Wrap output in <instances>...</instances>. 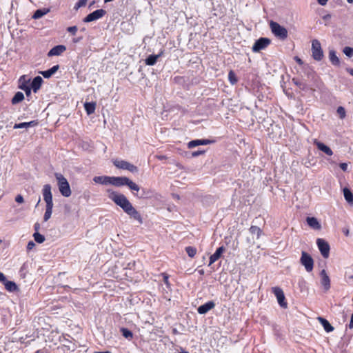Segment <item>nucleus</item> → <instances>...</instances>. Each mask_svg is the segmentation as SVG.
Segmentation results:
<instances>
[{
    "mask_svg": "<svg viewBox=\"0 0 353 353\" xmlns=\"http://www.w3.org/2000/svg\"><path fill=\"white\" fill-rule=\"evenodd\" d=\"M4 285H5L6 289L10 292H14L17 290V286L16 283L12 281H6V282L4 283Z\"/></svg>",
    "mask_w": 353,
    "mask_h": 353,
    "instance_id": "7c9ffc66",
    "label": "nucleus"
},
{
    "mask_svg": "<svg viewBox=\"0 0 353 353\" xmlns=\"http://www.w3.org/2000/svg\"><path fill=\"white\" fill-rule=\"evenodd\" d=\"M270 27L272 33L280 39L284 40L288 37V31L283 27L276 22L271 21Z\"/></svg>",
    "mask_w": 353,
    "mask_h": 353,
    "instance_id": "7ed1b4c3",
    "label": "nucleus"
},
{
    "mask_svg": "<svg viewBox=\"0 0 353 353\" xmlns=\"http://www.w3.org/2000/svg\"><path fill=\"white\" fill-rule=\"evenodd\" d=\"M157 158L160 160H162V159H165V157L164 156H158Z\"/></svg>",
    "mask_w": 353,
    "mask_h": 353,
    "instance_id": "13d9d810",
    "label": "nucleus"
},
{
    "mask_svg": "<svg viewBox=\"0 0 353 353\" xmlns=\"http://www.w3.org/2000/svg\"><path fill=\"white\" fill-rule=\"evenodd\" d=\"M49 9L37 10L34 13L32 18L34 19H39L49 12Z\"/></svg>",
    "mask_w": 353,
    "mask_h": 353,
    "instance_id": "c85d7f7f",
    "label": "nucleus"
},
{
    "mask_svg": "<svg viewBox=\"0 0 353 353\" xmlns=\"http://www.w3.org/2000/svg\"><path fill=\"white\" fill-rule=\"evenodd\" d=\"M106 192L108 193V198L114 201L117 205L121 207L126 214L137 220L139 223H143L141 214L132 206L124 194L113 191L111 189H108Z\"/></svg>",
    "mask_w": 353,
    "mask_h": 353,
    "instance_id": "f257e3e1",
    "label": "nucleus"
},
{
    "mask_svg": "<svg viewBox=\"0 0 353 353\" xmlns=\"http://www.w3.org/2000/svg\"><path fill=\"white\" fill-rule=\"evenodd\" d=\"M95 353H111L110 352H95Z\"/></svg>",
    "mask_w": 353,
    "mask_h": 353,
    "instance_id": "e2e57ef3",
    "label": "nucleus"
},
{
    "mask_svg": "<svg viewBox=\"0 0 353 353\" xmlns=\"http://www.w3.org/2000/svg\"><path fill=\"white\" fill-rule=\"evenodd\" d=\"M306 222L309 227L315 230H320L321 229V224L319 220L315 217H307Z\"/></svg>",
    "mask_w": 353,
    "mask_h": 353,
    "instance_id": "dca6fc26",
    "label": "nucleus"
},
{
    "mask_svg": "<svg viewBox=\"0 0 353 353\" xmlns=\"http://www.w3.org/2000/svg\"><path fill=\"white\" fill-rule=\"evenodd\" d=\"M316 244L322 256L325 259L328 258L330 255V245L325 240L319 238L316 239Z\"/></svg>",
    "mask_w": 353,
    "mask_h": 353,
    "instance_id": "0eeeda50",
    "label": "nucleus"
},
{
    "mask_svg": "<svg viewBox=\"0 0 353 353\" xmlns=\"http://www.w3.org/2000/svg\"><path fill=\"white\" fill-rule=\"evenodd\" d=\"M211 143H212V141L209 139H196L190 141L188 143V146L189 148H193L201 145H208Z\"/></svg>",
    "mask_w": 353,
    "mask_h": 353,
    "instance_id": "a211bd4d",
    "label": "nucleus"
},
{
    "mask_svg": "<svg viewBox=\"0 0 353 353\" xmlns=\"http://www.w3.org/2000/svg\"><path fill=\"white\" fill-rule=\"evenodd\" d=\"M228 79L232 85L235 84L237 82V79L236 77V75H235L234 72L232 70H230L229 72Z\"/></svg>",
    "mask_w": 353,
    "mask_h": 353,
    "instance_id": "4c0bfd02",
    "label": "nucleus"
},
{
    "mask_svg": "<svg viewBox=\"0 0 353 353\" xmlns=\"http://www.w3.org/2000/svg\"><path fill=\"white\" fill-rule=\"evenodd\" d=\"M35 244L33 241H30L28 243V245H27V249L28 250H31L34 247Z\"/></svg>",
    "mask_w": 353,
    "mask_h": 353,
    "instance_id": "09e8293b",
    "label": "nucleus"
},
{
    "mask_svg": "<svg viewBox=\"0 0 353 353\" xmlns=\"http://www.w3.org/2000/svg\"><path fill=\"white\" fill-rule=\"evenodd\" d=\"M214 307L215 303L214 301H208L205 304L200 305L198 307L197 311L200 314H205Z\"/></svg>",
    "mask_w": 353,
    "mask_h": 353,
    "instance_id": "2eb2a0df",
    "label": "nucleus"
},
{
    "mask_svg": "<svg viewBox=\"0 0 353 353\" xmlns=\"http://www.w3.org/2000/svg\"><path fill=\"white\" fill-rule=\"evenodd\" d=\"M321 284L323 287L325 291H328L330 288V279L325 270H321L320 273Z\"/></svg>",
    "mask_w": 353,
    "mask_h": 353,
    "instance_id": "f8f14e48",
    "label": "nucleus"
},
{
    "mask_svg": "<svg viewBox=\"0 0 353 353\" xmlns=\"http://www.w3.org/2000/svg\"><path fill=\"white\" fill-rule=\"evenodd\" d=\"M337 113L339 114L341 119H343L345 117V110L344 108L341 106L338 107Z\"/></svg>",
    "mask_w": 353,
    "mask_h": 353,
    "instance_id": "ea45409f",
    "label": "nucleus"
},
{
    "mask_svg": "<svg viewBox=\"0 0 353 353\" xmlns=\"http://www.w3.org/2000/svg\"><path fill=\"white\" fill-rule=\"evenodd\" d=\"M37 122L36 121H32L30 122H23L20 123H16L14 125V129H19V128H28L30 127H34L37 125Z\"/></svg>",
    "mask_w": 353,
    "mask_h": 353,
    "instance_id": "412c9836",
    "label": "nucleus"
},
{
    "mask_svg": "<svg viewBox=\"0 0 353 353\" xmlns=\"http://www.w3.org/2000/svg\"><path fill=\"white\" fill-rule=\"evenodd\" d=\"M162 52H161L159 54H152L150 55L146 59H145V64L148 65H154L157 59L161 56Z\"/></svg>",
    "mask_w": 353,
    "mask_h": 353,
    "instance_id": "a878e982",
    "label": "nucleus"
},
{
    "mask_svg": "<svg viewBox=\"0 0 353 353\" xmlns=\"http://www.w3.org/2000/svg\"><path fill=\"white\" fill-rule=\"evenodd\" d=\"M185 251L188 256L193 258L196 254V249L194 247L188 246L185 248Z\"/></svg>",
    "mask_w": 353,
    "mask_h": 353,
    "instance_id": "72a5a7b5",
    "label": "nucleus"
},
{
    "mask_svg": "<svg viewBox=\"0 0 353 353\" xmlns=\"http://www.w3.org/2000/svg\"><path fill=\"white\" fill-rule=\"evenodd\" d=\"M84 108L88 114H93L96 109V103L94 102H86L84 104Z\"/></svg>",
    "mask_w": 353,
    "mask_h": 353,
    "instance_id": "cd10ccee",
    "label": "nucleus"
},
{
    "mask_svg": "<svg viewBox=\"0 0 353 353\" xmlns=\"http://www.w3.org/2000/svg\"><path fill=\"white\" fill-rule=\"evenodd\" d=\"M121 332H122L123 336L126 339H132V332L126 328H121Z\"/></svg>",
    "mask_w": 353,
    "mask_h": 353,
    "instance_id": "e433bc0d",
    "label": "nucleus"
},
{
    "mask_svg": "<svg viewBox=\"0 0 353 353\" xmlns=\"http://www.w3.org/2000/svg\"><path fill=\"white\" fill-rule=\"evenodd\" d=\"M199 272H200L201 274H204V271L203 270H200Z\"/></svg>",
    "mask_w": 353,
    "mask_h": 353,
    "instance_id": "680f3d73",
    "label": "nucleus"
},
{
    "mask_svg": "<svg viewBox=\"0 0 353 353\" xmlns=\"http://www.w3.org/2000/svg\"><path fill=\"white\" fill-rule=\"evenodd\" d=\"M300 262L304 266L305 270L307 272L312 271L314 267V260L308 253L305 251H302Z\"/></svg>",
    "mask_w": 353,
    "mask_h": 353,
    "instance_id": "20e7f679",
    "label": "nucleus"
},
{
    "mask_svg": "<svg viewBox=\"0 0 353 353\" xmlns=\"http://www.w3.org/2000/svg\"><path fill=\"white\" fill-rule=\"evenodd\" d=\"M128 179L125 176H110V185L116 187L125 185Z\"/></svg>",
    "mask_w": 353,
    "mask_h": 353,
    "instance_id": "ddd939ff",
    "label": "nucleus"
},
{
    "mask_svg": "<svg viewBox=\"0 0 353 353\" xmlns=\"http://www.w3.org/2000/svg\"><path fill=\"white\" fill-rule=\"evenodd\" d=\"M329 59L334 65H339L340 60L334 50H330L329 52Z\"/></svg>",
    "mask_w": 353,
    "mask_h": 353,
    "instance_id": "393cba45",
    "label": "nucleus"
},
{
    "mask_svg": "<svg viewBox=\"0 0 353 353\" xmlns=\"http://www.w3.org/2000/svg\"><path fill=\"white\" fill-rule=\"evenodd\" d=\"M54 176L57 181L60 193L65 197H69L72 194V191L66 178L61 173H55Z\"/></svg>",
    "mask_w": 353,
    "mask_h": 353,
    "instance_id": "f03ea898",
    "label": "nucleus"
},
{
    "mask_svg": "<svg viewBox=\"0 0 353 353\" xmlns=\"http://www.w3.org/2000/svg\"><path fill=\"white\" fill-rule=\"evenodd\" d=\"M347 1L349 3H353V0H347Z\"/></svg>",
    "mask_w": 353,
    "mask_h": 353,
    "instance_id": "052dcab7",
    "label": "nucleus"
},
{
    "mask_svg": "<svg viewBox=\"0 0 353 353\" xmlns=\"http://www.w3.org/2000/svg\"><path fill=\"white\" fill-rule=\"evenodd\" d=\"M317 320L322 325L324 330L327 332H330L334 330V327L326 319H323V317H318Z\"/></svg>",
    "mask_w": 353,
    "mask_h": 353,
    "instance_id": "4be33fe9",
    "label": "nucleus"
},
{
    "mask_svg": "<svg viewBox=\"0 0 353 353\" xmlns=\"http://www.w3.org/2000/svg\"><path fill=\"white\" fill-rule=\"evenodd\" d=\"M349 327L350 329L353 328V312H352V314L351 316V319H350V324H349Z\"/></svg>",
    "mask_w": 353,
    "mask_h": 353,
    "instance_id": "3c124183",
    "label": "nucleus"
},
{
    "mask_svg": "<svg viewBox=\"0 0 353 353\" xmlns=\"http://www.w3.org/2000/svg\"><path fill=\"white\" fill-rule=\"evenodd\" d=\"M15 201H16V202H17L19 203H23L24 199H23V197L21 194H19L16 196Z\"/></svg>",
    "mask_w": 353,
    "mask_h": 353,
    "instance_id": "c03bdc74",
    "label": "nucleus"
},
{
    "mask_svg": "<svg viewBox=\"0 0 353 353\" xmlns=\"http://www.w3.org/2000/svg\"><path fill=\"white\" fill-rule=\"evenodd\" d=\"M348 233H349V232H348V230H347V232H345L346 235H347Z\"/></svg>",
    "mask_w": 353,
    "mask_h": 353,
    "instance_id": "0e129e2a",
    "label": "nucleus"
},
{
    "mask_svg": "<svg viewBox=\"0 0 353 353\" xmlns=\"http://www.w3.org/2000/svg\"><path fill=\"white\" fill-rule=\"evenodd\" d=\"M339 167L341 168V169L343 171L346 172L348 169V163H341L339 164Z\"/></svg>",
    "mask_w": 353,
    "mask_h": 353,
    "instance_id": "79ce46f5",
    "label": "nucleus"
},
{
    "mask_svg": "<svg viewBox=\"0 0 353 353\" xmlns=\"http://www.w3.org/2000/svg\"><path fill=\"white\" fill-rule=\"evenodd\" d=\"M106 14V11L103 9H99L89 14L85 18H84L83 21L85 23H89L91 21H94L102 18Z\"/></svg>",
    "mask_w": 353,
    "mask_h": 353,
    "instance_id": "1a4fd4ad",
    "label": "nucleus"
},
{
    "mask_svg": "<svg viewBox=\"0 0 353 353\" xmlns=\"http://www.w3.org/2000/svg\"><path fill=\"white\" fill-rule=\"evenodd\" d=\"M270 43V40L268 38H260L252 46L253 52H259L265 49Z\"/></svg>",
    "mask_w": 353,
    "mask_h": 353,
    "instance_id": "9b49d317",
    "label": "nucleus"
},
{
    "mask_svg": "<svg viewBox=\"0 0 353 353\" xmlns=\"http://www.w3.org/2000/svg\"><path fill=\"white\" fill-rule=\"evenodd\" d=\"M205 151L203 150H198V151H195V152H193L192 153V157H197L199 155H201L203 154H204Z\"/></svg>",
    "mask_w": 353,
    "mask_h": 353,
    "instance_id": "49530a36",
    "label": "nucleus"
},
{
    "mask_svg": "<svg viewBox=\"0 0 353 353\" xmlns=\"http://www.w3.org/2000/svg\"><path fill=\"white\" fill-rule=\"evenodd\" d=\"M343 192L345 201L348 203L353 205V194L352 193V192L347 188H345L343 190Z\"/></svg>",
    "mask_w": 353,
    "mask_h": 353,
    "instance_id": "bb28decb",
    "label": "nucleus"
},
{
    "mask_svg": "<svg viewBox=\"0 0 353 353\" xmlns=\"http://www.w3.org/2000/svg\"><path fill=\"white\" fill-rule=\"evenodd\" d=\"M23 90L25 91L26 95H28V96L30 95L31 93V88L30 86L23 88Z\"/></svg>",
    "mask_w": 353,
    "mask_h": 353,
    "instance_id": "de8ad7c7",
    "label": "nucleus"
},
{
    "mask_svg": "<svg viewBox=\"0 0 353 353\" xmlns=\"http://www.w3.org/2000/svg\"><path fill=\"white\" fill-rule=\"evenodd\" d=\"M65 50H66V48L65 46L59 45V46H57L52 48L48 52V55L49 57L59 56V55L61 54Z\"/></svg>",
    "mask_w": 353,
    "mask_h": 353,
    "instance_id": "f3484780",
    "label": "nucleus"
},
{
    "mask_svg": "<svg viewBox=\"0 0 353 353\" xmlns=\"http://www.w3.org/2000/svg\"><path fill=\"white\" fill-rule=\"evenodd\" d=\"M312 57L316 61H321L323 57V52L320 42L314 39L312 42Z\"/></svg>",
    "mask_w": 353,
    "mask_h": 353,
    "instance_id": "39448f33",
    "label": "nucleus"
},
{
    "mask_svg": "<svg viewBox=\"0 0 353 353\" xmlns=\"http://www.w3.org/2000/svg\"><path fill=\"white\" fill-rule=\"evenodd\" d=\"M348 71H349L350 74L352 76H353V69H350V70H348Z\"/></svg>",
    "mask_w": 353,
    "mask_h": 353,
    "instance_id": "bf43d9fd",
    "label": "nucleus"
},
{
    "mask_svg": "<svg viewBox=\"0 0 353 353\" xmlns=\"http://www.w3.org/2000/svg\"><path fill=\"white\" fill-rule=\"evenodd\" d=\"M24 99V95L21 92H17L12 99V104H17Z\"/></svg>",
    "mask_w": 353,
    "mask_h": 353,
    "instance_id": "c756f323",
    "label": "nucleus"
},
{
    "mask_svg": "<svg viewBox=\"0 0 353 353\" xmlns=\"http://www.w3.org/2000/svg\"><path fill=\"white\" fill-rule=\"evenodd\" d=\"M36 353H39V352L37 351Z\"/></svg>",
    "mask_w": 353,
    "mask_h": 353,
    "instance_id": "338daca9",
    "label": "nucleus"
},
{
    "mask_svg": "<svg viewBox=\"0 0 353 353\" xmlns=\"http://www.w3.org/2000/svg\"><path fill=\"white\" fill-rule=\"evenodd\" d=\"M181 353H188V352H181Z\"/></svg>",
    "mask_w": 353,
    "mask_h": 353,
    "instance_id": "69168bd1",
    "label": "nucleus"
},
{
    "mask_svg": "<svg viewBox=\"0 0 353 353\" xmlns=\"http://www.w3.org/2000/svg\"><path fill=\"white\" fill-rule=\"evenodd\" d=\"M328 0H318V3L321 5V6H324L327 3Z\"/></svg>",
    "mask_w": 353,
    "mask_h": 353,
    "instance_id": "864d4df0",
    "label": "nucleus"
},
{
    "mask_svg": "<svg viewBox=\"0 0 353 353\" xmlns=\"http://www.w3.org/2000/svg\"><path fill=\"white\" fill-rule=\"evenodd\" d=\"M225 251V248L223 246L219 247L216 252L210 256V263L209 266L216 261L221 256L223 252Z\"/></svg>",
    "mask_w": 353,
    "mask_h": 353,
    "instance_id": "6ab92c4d",
    "label": "nucleus"
},
{
    "mask_svg": "<svg viewBox=\"0 0 353 353\" xmlns=\"http://www.w3.org/2000/svg\"><path fill=\"white\" fill-rule=\"evenodd\" d=\"M43 200L45 201L46 205H53L52 194L51 191V186L49 184H46L43 187L42 190Z\"/></svg>",
    "mask_w": 353,
    "mask_h": 353,
    "instance_id": "6e6552de",
    "label": "nucleus"
},
{
    "mask_svg": "<svg viewBox=\"0 0 353 353\" xmlns=\"http://www.w3.org/2000/svg\"><path fill=\"white\" fill-rule=\"evenodd\" d=\"M95 183L101 185H110V176H97L93 178Z\"/></svg>",
    "mask_w": 353,
    "mask_h": 353,
    "instance_id": "aec40b11",
    "label": "nucleus"
},
{
    "mask_svg": "<svg viewBox=\"0 0 353 353\" xmlns=\"http://www.w3.org/2000/svg\"><path fill=\"white\" fill-rule=\"evenodd\" d=\"M314 144L317 147V148L319 150L322 151L327 155L332 156L333 154V152L330 149V148L328 147L327 145H325L322 142H320V141H317L316 139H315L314 141Z\"/></svg>",
    "mask_w": 353,
    "mask_h": 353,
    "instance_id": "4468645a",
    "label": "nucleus"
},
{
    "mask_svg": "<svg viewBox=\"0 0 353 353\" xmlns=\"http://www.w3.org/2000/svg\"><path fill=\"white\" fill-rule=\"evenodd\" d=\"M113 164L117 168L127 170L132 173H136L138 172V169L135 165L123 160L115 159L113 161Z\"/></svg>",
    "mask_w": 353,
    "mask_h": 353,
    "instance_id": "423d86ee",
    "label": "nucleus"
},
{
    "mask_svg": "<svg viewBox=\"0 0 353 353\" xmlns=\"http://www.w3.org/2000/svg\"><path fill=\"white\" fill-rule=\"evenodd\" d=\"M294 59L295 61L299 64V65H302L303 63V62L302 61V60L298 57H294Z\"/></svg>",
    "mask_w": 353,
    "mask_h": 353,
    "instance_id": "603ef678",
    "label": "nucleus"
},
{
    "mask_svg": "<svg viewBox=\"0 0 353 353\" xmlns=\"http://www.w3.org/2000/svg\"><path fill=\"white\" fill-rule=\"evenodd\" d=\"M272 292L276 297L280 306L283 308H286L288 307V303L285 301V296L283 290L279 287H274L272 288Z\"/></svg>",
    "mask_w": 353,
    "mask_h": 353,
    "instance_id": "9d476101",
    "label": "nucleus"
},
{
    "mask_svg": "<svg viewBox=\"0 0 353 353\" xmlns=\"http://www.w3.org/2000/svg\"><path fill=\"white\" fill-rule=\"evenodd\" d=\"M43 82V79L41 77H36L31 84V88L33 89L34 92H36L41 87V83Z\"/></svg>",
    "mask_w": 353,
    "mask_h": 353,
    "instance_id": "b1692460",
    "label": "nucleus"
},
{
    "mask_svg": "<svg viewBox=\"0 0 353 353\" xmlns=\"http://www.w3.org/2000/svg\"><path fill=\"white\" fill-rule=\"evenodd\" d=\"M126 185L131 190H134V191H139L140 190V188L139 186L135 183L134 182H133L132 181H131L130 179H128V181L126 182Z\"/></svg>",
    "mask_w": 353,
    "mask_h": 353,
    "instance_id": "473e14b6",
    "label": "nucleus"
},
{
    "mask_svg": "<svg viewBox=\"0 0 353 353\" xmlns=\"http://www.w3.org/2000/svg\"><path fill=\"white\" fill-rule=\"evenodd\" d=\"M34 241L39 243H42L45 241V237L43 235L39 234V232H35L33 234Z\"/></svg>",
    "mask_w": 353,
    "mask_h": 353,
    "instance_id": "f704fd0d",
    "label": "nucleus"
},
{
    "mask_svg": "<svg viewBox=\"0 0 353 353\" xmlns=\"http://www.w3.org/2000/svg\"><path fill=\"white\" fill-rule=\"evenodd\" d=\"M6 281V278L5 275L1 272H0V282L5 283Z\"/></svg>",
    "mask_w": 353,
    "mask_h": 353,
    "instance_id": "8fccbe9b",
    "label": "nucleus"
},
{
    "mask_svg": "<svg viewBox=\"0 0 353 353\" xmlns=\"http://www.w3.org/2000/svg\"><path fill=\"white\" fill-rule=\"evenodd\" d=\"M352 278H353V276H352Z\"/></svg>",
    "mask_w": 353,
    "mask_h": 353,
    "instance_id": "774afa93",
    "label": "nucleus"
},
{
    "mask_svg": "<svg viewBox=\"0 0 353 353\" xmlns=\"http://www.w3.org/2000/svg\"><path fill=\"white\" fill-rule=\"evenodd\" d=\"M28 85L26 83H20L19 88L23 90V88L28 87Z\"/></svg>",
    "mask_w": 353,
    "mask_h": 353,
    "instance_id": "5fc2aeb1",
    "label": "nucleus"
},
{
    "mask_svg": "<svg viewBox=\"0 0 353 353\" xmlns=\"http://www.w3.org/2000/svg\"><path fill=\"white\" fill-rule=\"evenodd\" d=\"M68 31L74 35L77 33V28L76 26L69 27L68 28Z\"/></svg>",
    "mask_w": 353,
    "mask_h": 353,
    "instance_id": "37998d69",
    "label": "nucleus"
},
{
    "mask_svg": "<svg viewBox=\"0 0 353 353\" xmlns=\"http://www.w3.org/2000/svg\"><path fill=\"white\" fill-rule=\"evenodd\" d=\"M52 208H53V205H50V206L46 205V212H45V214L43 216L44 221H47L50 219V217L52 216Z\"/></svg>",
    "mask_w": 353,
    "mask_h": 353,
    "instance_id": "2f4dec72",
    "label": "nucleus"
},
{
    "mask_svg": "<svg viewBox=\"0 0 353 353\" xmlns=\"http://www.w3.org/2000/svg\"><path fill=\"white\" fill-rule=\"evenodd\" d=\"M343 53L348 57H351L353 55V48L350 47H345L343 48Z\"/></svg>",
    "mask_w": 353,
    "mask_h": 353,
    "instance_id": "58836bf2",
    "label": "nucleus"
},
{
    "mask_svg": "<svg viewBox=\"0 0 353 353\" xmlns=\"http://www.w3.org/2000/svg\"><path fill=\"white\" fill-rule=\"evenodd\" d=\"M250 231L252 234H255L257 239L259 238L261 233L260 228L256 226H252L250 229Z\"/></svg>",
    "mask_w": 353,
    "mask_h": 353,
    "instance_id": "c9c22d12",
    "label": "nucleus"
},
{
    "mask_svg": "<svg viewBox=\"0 0 353 353\" xmlns=\"http://www.w3.org/2000/svg\"><path fill=\"white\" fill-rule=\"evenodd\" d=\"M59 65H56L48 70L41 71L40 73L43 75L44 78H50L59 70Z\"/></svg>",
    "mask_w": 353,
    "mask_h": 353,
    "instance_id": "5701e85b",
    "label": "nucleus"
},
{
    "mask_svg": "<svg viewBox=\"0 0 353 353\" xmlns=\"http://www.w3.org/2000/svg\"><path fill=\"white\" fill-rule=\"evenodd\" d=\"M34 228H35V230H37L39 228V224L36 223V224L34 225Z\"/></svg>",
    "mask_w": 353,
    "mask_h": 353,
    "instance_id": "4d7b16f0",
    "label": "nucleus"
},
{
    "mask_svg": "<svg viewBox=\"0 0 353 353\" xmlns=\"http://www.w3.org/2000/svg\"><path fill=\"white\" fill-rule=\"evenodd\" d=\"M30 81V79L27 78L26 75H23L19 79V83H26Z\"/></svg>",
    "mask_w": 353,
    "mask_h": 353,
    "instance_id": "a19ab883",
    "label": "nucleus"
},
{
    "mask_svg": "<svg viewBox=\"0 0 353 353\" xmlns=\"http://www.w3.org/2000/svg\"><path fill=\"white\" fill-rule=\"evenodd\" d=\"M87 1L88 0H79L78 3H77V7L80 8L84 6L86 4Z\"/></svg>",
    "mask_w": 353,
    "mask_h": 353,
    "instance_id": "a18cd8bd",
    "label": "nucleus"
},
{
    "mask_svg": "<svg viewBox=\"0 0 353 353\" xmlns=\"http://www.w3.org/2000/svg\"><path fill=\"white\" fill-rule=\"evenodd\" d=\"M164 281L165 283H168V277L166 275L164 276Z\"/></svg>",
    "mask_w": 353,
    "mask_h": 353,
    "instance_id": "6e6d98bb",
    "label": "nucleus"
}]
</instances>
